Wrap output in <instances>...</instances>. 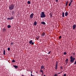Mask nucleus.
<instances>
[{
	"label": "nucleus",
	"instance_id": "1",
	"mask_svg": "<svg viewBox=\"0 0 76 76\" xmlns=\"http://www.w3.org/2000/svg\"><path fill=\"white\" fill-rule=\"evenodd\" d=\"M70 62H71V63H73L75 61V58L73 57L72 56H71L70 57Z\"/></svg>",
	"mask_w": 76,
	"mask_h": 76
},
{
	"label": "nucleus",
	"instance_id": "2",
	"mask_svg": "<svg viewBox=\"0 0 76 76\" xmlns=\"http://www.w3.org/2000/svg\"><path fill=\"white\" fill-rule=\"evenodd\" d=\"M15 5L13 4H10L9 6V9L10 10H13L14 9Z\"/></svg>",
	"mask_w": 76,
	"mask_h": 76
},
{
	"label": "nucleus",
	"instance_id": "3",
	"mask_svg": "<svg viewBox=\"0 0 76 76\" xmlns=\"http://www.w3.org/2000/svg\"><path fill=\"white\" fill-rule=\"evenodd\" d=\"M46 15L44 13V12H42L40 14V17L41 18H45Z\"/></svg>",
	"mask_w": 76,
	"mask_h": 76
},
{
	"label": "nucleus",
	"instance_id": "4",
	"mask_svg": "<svg viewBox=\"0 0 76 76\" xmlns=\"http://www.w3.org/2000/svg\"><path fill=\"white\" fill-rule=\"evenodd\" d=\"M34 15V13H32V14H31L30 15V19H32L33 18Z\"/></svg>",
	"mask_w": 76,
	"mask_h": 76
},
{
	"label": "nucleus",
	"instance_id": "5",
	"mask_svg": "<svg viewBox=\"0 0 76 76\" xmlns=\"http://www.w3.org/2000/svg\"><path fill=\"white\" fill-rule=\"evenodd\" d=\"M29 43L30 44H31V45H34V42H32V40H31L29 42Z\"/></svg>",
	"mask_w": 76,
	"mask_h": 76
},
{
	"label": "nucleus",
	"instance_id": "6",
	"mask_svg": "<svg viewBox=\"0 0 76 76\" xmlns=\"http://www.w3.org/2000/svg\"><path fill=\"white\" fill-rule=\"evenodd\" d=\"M76 24H74V25L73 26V29H75V28H76Z\"/></svg>",
	"mask_w": 76,
	"mask_h": 76
},
{
	"label": "nucleus",
	"instance_id": "7",
	"mask_svg": "<svg viewBox=\"0 0 76 76\" xmlns=\"http://www.w3.org/2000/svg\"><path fill=\"white\" fill-rule=\"evenodd\" d=\"M65 16H68V12H66L65 13Z\"/></svg>",
	"mask_w": 76,
	"mask_h": 76
},
{
	"label": "nucleus",
	"instance_id": "8",
	"mask_svg": "<svg viewBox=\"0 0 76 76\" xmlns=\"http://www.w3.org/2000/svg\"><path fill=\"white\" fill-rule=\"evenodd\" d=\"M37 21H35L34 22V26H36V25H37Z\"/></svg>",
	"mask_w": 76,
	"mask_h": 76
},
{
	"label": "nucleus",
	"instance_id": "9",
	"mask_svg": "<svg viewBox=\"0 0 76 76\" xmlns=\"http://www.w3.org/2000/svg\"><path fill=\"white\" fill-rule=\"evenodd\" d=\"M45 35V33L44 32L43 33H42V37H44V36Z\"/></svg>",
	"mask_w": 76,
	"mask_h": 76
},
{
	"label": "nucleus",
	"instance_id": "10",
	"mask_svg": "<svg viewBox=\"0 0 76 76\" xmlns=\"http://www.w3.org/2000/svg\"><path fill=\"white\" fill-rule=\"evenodd\" d=\"M13 67L15 68V69H18V66L16 65H13Z\"/></svg>",
	"mask_w": 76,
	"mask_h": 76
},
{
	"label": "nucleus",
	"instance_id": "11",
	"mask_svg": "<svg viewBox=\"0 0 76 76\" xmlns=\"http://www.w3.org/2000/svg\"><path fill=\"white\" fill-rule=\"evenodd\" d=\"M41 24H43V25H45L46 24L45 23L44 21H42L41 22Z\"/></svg>",
	"mask_w": 76,
	"mask_h": 76
},
{
	"label": "nucleus",
	"instance_id": "12",
	"mask_svg": "<svg viewBox=\"0 0 76 76\" xmlns=\"http://www.w3.org/2000/svg\"><path fill=\"white\" fill-rule=\"evenodd\" d=\"M50 18H51L52 17H53V16L52 15V13H50Z\"/></svg>",
	"mask_w": 76,
	"mask_h": 76
},
{
	"label": "nucleus",
	"instance_id": "13",
	"mask_svg": "<svg viewBox=\"0 0 76 76\" xmlns=\"http://www.w3.org/2000/svg\"><path fill=\"white\" fill-rule=\"evenodd\" d=\"M62 16L63 18H64V12H62Z\"/></svg>",
	"mask_w": 76,
	"mask_h": 76
},
{
	"label": "nucleus",
	"instance_id": "14",
	"mask_svg": "<svg viewBox=\"0 0 76 76\" xmlns=\"http://www.w3.org/2000/svg\"><path fill=\"white\" fill-rule=\"evenodd\" d=\"M68 3H69V1H66V6H67V4H68Z\"/></svg>",
	"mask_w": 76,
	"mask_h": 76
},
{
	"label": "nucleus",
	"instance_id": "15",
	"mask_svg": "<svg viewBox=\"0 0 76 76\" xmlns=\"http://www.w3.org/2000/svg\"><path fill=\"white\" fill-rule=\"evenodd\" d=\"M8 28H11V26L10 25H8L7 26Z\"/></svg>",
	"mask_w": 76,
	"mask_h": 76
},
{
	"label": "nucleus",
	"instance_id": "16",
	"mask_svg": "<svg viewBox=\"0 0 76 76\" xmlns=\"http://www.w3.org/2000/svg\"><path fill=\"white\" fill-rule=\"evenodd\" d=\"M3 31V32H5V31H6V29L5 28H4L3 30H2Z\"/></svg>",
	"mask_w": 76,
	"mask_h": 76
},
{
	"label": "nucleus",
	"instance_id": "17",
	"mask_svg": "<svg viewBox=\"0 0 76 76\" xmlns=\"http://www.w3.org/2000/svg\"><path fill=\"white\" fill-rule=\"evenodd\" d=\"M6 51H5V50H4V53H3V54L4 55H5L6 54Z\"/></svg>",
	"mask_w": 76,
	"mask_h": 76
},
{
	"label": "nucleus",
	"instance_id": "18",
	"mask_svg": "<svg viewBox=\"0 0 76 76\" xmlns=\"http://www.w3.org/2000/svg\"><path fill=\"white\" fill-rule=\"evenodd\" d=\"M57 67H58L57 65H55V69L56 70H57Z\"/></svg>",
	"mask_w": 76,
	"mask_h": 76
},
{
	"label": "nucleus",
	"instance_id": "19",
	"mask_svg": "<svg viewBox=\"0 0 76 76\" xmlns=\"http://www.w3.org/2000/svg\"><path fill=\"white\" fill-rule=\"evenodd\" d=\"M43 67H44V66L42 65L41 66V70H42V69H43Z\"/></svg>",
	"mask_w": 76,
	"mask_h": 76
},
{
	"label": "nucleus",
	"instance_id": "20",
	"mask_svg": "<svg viewBox=\"0 0 76 76\" xmlns=\"http://www.w3.org/2000/svg\"><path fill=\"white\" fill-rule=\"evenodd\" d=\"M28 4H31V2L30 1H28Z\"/></svg>",
	"mask_w": 76,
	"mask_h": 76
},
{
	"label": "nucleus",
	"instance_id": "21",
	"mask_svg": "<svg viewBox=\"0 0 76 76\" xmlns=\"http://www.w3.org/2000/svg\"><path fill=\"white\" fill-rule=\"evenodd\" d=\"M10 18H11V20H12V19H13L14 18L12 16Z\"/></svg>",
	"mask_w": 76,
	"mask_h": 76
},
{
	"label": "nucleus",
	"instance_id": "22",
	"mask_svg": "<svg viewBox=\"0 0 76 76\" xmlns=\"http://www.w3.org/2000/svg\"><path fill=\"white\" fill-rule=\"evenodd\" d=\"M7 50L8 51H10V48H7Z\"/></svg>",
	"mask_w": 76,
	"mask_h": 76
},
{
	"label": "nucleus",
	"instance_id": "23",
	"mask_svg": "<svg viewBox=\"0 0 76 76\" xmlns=\"http://www.w3.org/2000/svg\"><path fill=\"white\" fill-rule=\"evenodd\" d=\"M64 55H66V54H67V53L66 52H64Z\"/></svg>",
	"mask_w": 76,
	"mask_h": 76
},
{
	"label": "nucleus",
	"instance_id": "24",
	"mask_svg": "<svg viewBox=\"0 0 76 76\" xmlns=\"http://www.w3.org/2000/svg\"><path fill=\"white\" fill-rule=\"evenodd\" d=\"M39 36H37L36 37V38L37 39H39Z\"/></svg>",
	"mask_w": 76,
	"mask_h": 76
},
{
	"label": "nucleus",
	"instance_id": "25",
	"mask_svg": "<svg viewBox=\"0 0 76 76\" xmlns=\"http://www.w3.org/2000/svg\"><path fill=\"white\" fill-rule=\"evenodd\" d=\"M12 62H13V63H15V60H12Z\"/></svg>",
	"mask_w": 76,
	"mask_h": 76
},
{
	"label": "nucleus",
	"instance_id": "26",
	"mask_svg": "<svg viewBox=\"0 0 76 76\" xmlns=\"http://www.w3.org/2000/svg\"><path fill=\"white\" fill-rule=\"evenodd\" d=\"M40 72H42V74H43V70H42V69H41L40 71Z\"/></svg>",
	"mask_w": 76,
	"mask_h": 76
},
{
	"label": "nucleus",
	"instance_id": "27",
	"mask_svg": "<svg viewBox=\"0 0 76 76\" xmlns=\"http://www.w3.org/2000/svg\"><path fill=\"white\" fill-rule=\"evenodd\" d=\"M61 36H60L59 37V39H61Z\"/></svg>",
	"mask_w": 76,
	"mask_h": 76
},
{
	"label": "nucleus",
	"instance_id": "28",
	"mask_svg": "<svg viewBox=\"0 0 76 76\" xmlns=\"http://www.w3.org/2000/svg\"><path fill=\"white\" fill-rule=\"evenodd\" d=\"M7 20H11L10 18H7Z\"/></svg>",
	"mask_w": 76,
	"mask_h": 76
},
{
	"label": "nucleus",
	"instance_id": "29",
	"mask_svg": "<svg viewBox=\"0 0 76 76\" xmlns=\"http://www.w3.org/2000/svg\"><path fill=\"white\" fill-rule=\"evenodd\" d=\"M56 65H58V63L57 61H56Z\"/></svg>",
	"mask_w": 76,
	"mask_h": 76
},
{
	"label": "nucleus",
	"instance_id": "30",
	"mask_svg": "<svg viewBox=\"0 0 76 76\" xmlns=\"http://www.w3.org/2000/svg\"><path fill=\"white\" fill-rule=\"evenodd\" d=\"M73 0H71L70 3H72V2H73Z\"/></svg>",
	"mask_w": 76,
	"mask_h": 76
},
{
	"label": "nucleus",
	"instance_id": "31",
	"mask_svg": "<svg viewBox=\"0 0 76 76\" xmlns=\"http://www.w3.org/2000/svg\"><path fill=\"white\" fill-rule=\"evenodd\" d=\"M13 42H11V43H10V45H13Z\"/></svg>",
	"mask_w": 76,
	"mask_h": 76
},
{
	"label": "nucleus",
	"instance_id": "32",
	"mask_svg": "<svg viewBox=\"0 0 76 76\" xmlns=\"http://www.w3.org/2000/svg\"><path fill=\"white\" fill-rule=\"evenodd\" d=\"M69 6H71V3H70V2L69 4Z\"/></svg>",
	"mask_w": 76,
	"mask_h": 76
},
{
	"label": "nucleus",
	"instance_id": "33",
	"mask_svg": "<svg viewBox=\"0 0 76 76\" xmlns=\"http://www.w3.org/2000/svg\"><path fill=\"white\" fill-rule=\"evenodd\" d=\"M51 53V51H49L48 53V54H50Z\"/></svg>",
	"mask_w": 76,
	"mask_h": 76
},
{
	"label": "nucleus",
	"instance_id": "34",
	"mask_svg": "<svg viewBox=\"0 0 76 76\" xmlns=\"http://www.w3.org/2000/svg\"><path fill=\"white\" fill-rule=\"evenodd\" d=\"M60 68L61 70H63V67L62 66H60Z\"/></svg>",
	"mask_w": 76,
	"mask_h": 76
},
{
	"label": "nucleus",
	"instance_id": "35",
	"mask_svg": "<svg viewBox=\"0 0 76 76\" xmlns=\"http://www.w3.org/2000/svg\"><path fill=\"white\" fill-rule=\"evenodd\" d=\"M74 64H76V61H75V62Z\"/></svg>",
	"mask_w": 76,
	"mask_h": 76
},
{
	"label": "nucleus",
	"instance_id": "36",
	"mask_svg": "<svg viewBox=\"0 0 76 76\" xmlns=\"http://www.w3.org/2000/svg\"><path fill=\"white\" fill-rule=\"evenodd\" d=\"M63 76H66V74H64Z\"/></svg>",
	"mask_w": 76,
	"mask_h": 76
},
{
	"label": "nucleus",
	"instance_id": "37",
	"mask_svg": "<svg viewBox=\"0 0 76 76\" xmlns=\"http://www.w3.org/2000/svg\"><path fill=\"white\" fill-rule=\"evenodd\" d=\"M12 15H13V14H14V11H12Z\"/></svg>",
	"mask_w": 76,
	"mask_h": 76
},
{
	"label": "nucleus",
	"instance_id": "38",
	"mask_svg": "<svg viewBox=\"0 0 76 76\" xmlns=\"http://www.w3.org/2000/svg\"><path fill=\"white\" fill-rule=\"evenodd\" d=\"M58 0H56V2H58Z\"/></svg>",
	"mask_w": 76,
	"mask_h": 76
},
{
	"label": "nucleus",
	"instance_id": "39",
	"mask_svg": "<svg viewBox=\"0 0 76 76\" xmlns=\"http://www.w3.org/2000/svg\"><path fill=\"white\" fill-rule=\"evenodd\" d=\"M66 61H68V59H66Z\"/></svg>",
	"mask_w": 76,
	"mask_h": 76
},
{
	"label": "nucleus",
	"instance_id": "40",
	"mask_svg": "<svg viewBox=\"0 0 76 76\" xmlns=\"http://www.w3.org/2000/svg\"><path fill=\"white\" fill-rule=\"evenodd\" d=\"M66 64H67V63H68V61H66Z\"/></svg>",
	"mask_w": 76,
	"mask_h": 76
},
{
	"label": "nucleus",
	"instance_id": "41",
	"mask_svg": "<svg viewBox=\"0 0 76 76\" xmlns=\"http://www.w3.org/2000/svg\"><path fill=\"white\" fill-rule=\"evenodd\" d=\"M31 76H34V75H32V74H31Z\"/></svg>",
	"mask_w": 76,
	"mask_h": 76
},
{
	"label": "nucleus",
	"instance_id": "42",
	"mask_svg": "<svg viewBox=\"0 0 76 76\" xmlns=\"http://www.w3.org/2000/svg\"><path fill=\"white\" fill-rule=\"evenodd\" d=\"M61 73V72H59L58 74H60V73Z\"/></svg>",
	"mask_w": 76,
	"mask_h": 76
},
{
	"label": "nucleus",
	"instance_id": "43",
	"mask_svg": "<svg viewBox=\"0 0 76 76\" xmlns=\"http://www.w3.org/2000/svg\"><path fill=\"white\" fill-rule=\"evenodd\" d=\"M73 55H74V56L75 55V53H73Z\"/></svg>",
	"mask_w": 76,
	"mask_h": 76
},
{
	"label": "nucleus",
	"instance_id": "44",
	"mask_svg": "<svg viewBox=\"0 0 76 76\" xmlns=\"http://www.w3.org/2000/svg\"><path fill=\"white\" fill-rule=\"evenodd\" d=\"M31 74L32 73V71H31Z\"/></svg>",
	"mask_w": 76,
	"mask_h": 76
},
{
	"label": "nucleus",
	"instance_id": "45",
	"mask_svg": "<svg viewBox=\"0 0 76 76\" xmlns=\"http://www.w3.org/2000/svg\"><path fill=\"white\" fill-rule=\"evenodd\" d=\"M43 69H45V68L44 67H43Z\"/></svg>",
	"mask_w": 76,
	"mask_h": 76
},
{
	"label": "nucleus",
	"instance_id": "46",
	"mask_svg": "<svg viewBox=\"0 0 76 76\" xmlns=\"http://www.w3.org/2000/svg\"><path fill=\"white\" fill-rule=\"evenodd\" d=\"M44 76H46V75H44Z\"/></svg>",
	"mask_w": 76,
	"mask_h": 76
},
{
	"label": "nucleus",
	"instance_id": "47",
	"mask_svg": "<svg viewBox=\"0 0 76 76\" xmlns=\"http://www.w3.org/2000/svg\"><path fill=\"white\" fill-rule=\"evenodd\" d=\"M1 0H0V1H1Z\"/></svg>",
	"mask_w": 76,
	"mask_h": 76
}]
</instances>
